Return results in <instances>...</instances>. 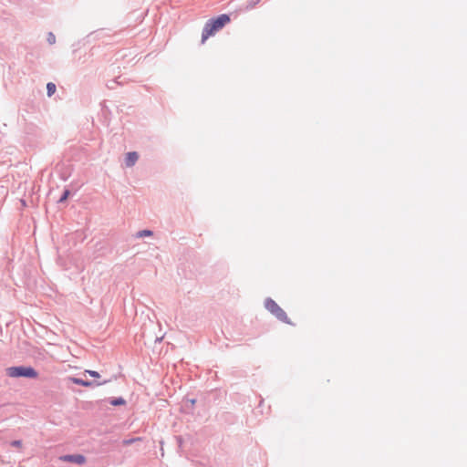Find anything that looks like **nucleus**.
<instances>
[{
  "label": "nucleus",
  "mask_w": 467,
  "mask_h": 467,
  "mask_svg": "<svg viewBox=\"0 0 467 467\" xmlns=\"http://www.w3.org/2000/svg\"><path fill=\"white\" fill-rule=\"evenodd\" d=\"M11 446L20 448L22 446V441L15 440L11 442Z\"/></svg>",
  "instance_id": "obj_15"
},
{
  "label": "nucleus",
  "mask_w": 467,
  "mask_h": 467,
  "mask_svg": "<svg viewBox=\"0 0 467 467\" xmlns=\"http://www.w3.org/2000/svg\"><path fill=\"white\" fill-rule=\"evenodd\" d=\"M56 90H57V87L53 82H48L47 84V95L48 97L53 96L55 94Z\"/></svg>",
  "instance_id": "obj_8"
},
{
  "label": "nucleus",
  "mask_w": 467,
  "mask_h": 467,
  "mask_svg": "<svg viewBox=\"0 0 467 467\" xmlns=\"http://www.w3.org/2000/svg\"><path fill=\"white\" fill-rule=\"evenodd\" d=\"M138 441H141V438L140 437H136V438H130V439H127V440H124L122 441L123 445L125 446H128V445H130Z\"/></svg>",
  "instance_id": "obj_11"
},
{
  "label": "nucleus",
  "mask_w": 467,
  "mask_h": 467,
  "mask_svg": "<svg viewBox=\"0 0 467 467\" xmlns=\"http://www.w3.org/2000/svg\"><path fill=\"white\" fill-rule=\"evenodd\" d=\"M264 305L265 309L268 312H270L273 316H275L277 320L288 325H292V322L290 318L287 317L285 310L281 308L274 299H272L271 297H267L265 300Z\"/></svg>",
  "instance_id": "obj_3"
},
{
  "label": "nucleus",
  "mask_w": 467,
  "mask_h": 467,
  "mask_svg": "<svg viewBox=\"0 0 467 467\" xmlns=\"http://www.w3.org/2000/svg\"><path fill=\"white\" fill-rule=\"evenodd\" d=\"M67 380L74 384H77V385L88 387V388H94V387H99V386H101V385L110 382L111 379H103L102 381H98V380L83 379L76 378V377H68Z\"/></svg>",
  "instance_id": "obj_4"
},
{
  "label": "nucleus",
  "mask_w": 467,
  "mask_h": 467,
  "mask_svg": "<svg viewBox=\"0 0 467 467\" xmlns=\"http://www.w3.org/2000/svg\"><path fill=\"white\" fill-rule=\"evenodd\" d=\"M47 41L48 42V44L50 45H53L56 43V36L52 33V32H49L47 34Z\"/></svg>",
  "instance_id": "obj_12"
},
{
  "label": "nucleus",
  "mask_w": 467,
  "mask_h": 467,
  "mask_svg": "<svg viewBox=\"0 0 467 467\" xmlns=\"http://www.w3.org/2000/svg\"><path fill=\"white\" fill-rule=\"evenodd\" d=\"M6 375L10 378L36 379L37 371L33 367L15 366L6 368Z\"/></svg>",
  "instance_id": "obj_2"
},
{
  "label": "nucleus",
  "mask_w": 467,
  "mask_h": 467,
  "mask_svg": "<svg viewBox=\"0 0 467 467\" xmlns=\"http://www.w3.org/2000/svg\"><path fill=\"white\" fill-rule=\"evenodd\" d=\"M61 462H72L78 465H82L87 462V459L82 454H65L59 457Z\"/></svg>",
  "instance_id": "obj_5"
},
{
  "label": "nucleus",
  "mask_w": 467,
  "mask_h": 467,
  "mask_svg": "<svg viewBox=\"0 0 467 467\" xmlns=\"http://www.w3.org/2000/svg\"><path fill=\"white\" fill-rule=\"evenodd\" d=\"M85 374H88L90 377L96 378V379L100 377L99 373L96 370L87 369V370H85Z\"/></svg>",
  "instance_id": "obj_14"
},
{
  "label": "nucleus",
  "mask_w": 467,
  "mask_h": 467,
  "mask_svg": "<svg viewBox=\"0 0 467 467\" xmlns=\"http://www.w3.org/2000/svg\"><path fill=\"white\" fill-rule=\"evenodd\" d=\"M261 0H248L246 8L252 9L254 8Z\"/></svg>",
  "instance_id": "obj_13"
},
{
  "label": "nucleus",
  "mask_w": 467,
  "mask_h": 467,
  "mask_svg": "<svg viewBox=\"0 0 467 467\" xmlns=\"http://www.w3.org/2000/svg\"><path fill=\"white\" fill-rule=\"evenodd\" d=\"M69 195H70V191L67 189L64 190L62 195L60 196V198L58 200V202L62 203V202H66Z\"/></svg>",
  "instance_id": "obj_10"
},
{
  "label": "nucleus",
  "mask_w": 467,
  "mask_h": 467,
  "mask_svg": "<svg viewBox=\"0 0 467 467\" xmlns=\"http://www.w3.org/2000/svg\"><path fill=\"white\" fill-rule=\"evenodd\" d=\"M109 402L112 406H122L126 404V400L122 397L109 398Z\"/></svg>",
  "instance_id": "obj_7"
},
{
  "label": "nucleus",
  "mask_w": 467,
  "mask_h": 467,
  "mask_svg": "<svg viewBox=\"0 0 467 467\" xmlns=\"http://www.w3.org/2000/svg\"><path fill=\"white\" fill-rule=\"evenodd\" d=\"M190 402H191L192 405H194L195 402H196V400L195 399H192V400H190Z\"/></svg>",
  "instance_id": "obj_16"
},
{
  "label": "nucleus",
  "mask_w": 467,
  "mask_h": 467,
  "mask_svg": "<svg viewBox=\"0 0 467 467\" xmlns=\"http://www.w3.org/2000/svg\"><path fill=\"white\" fill-rule=\"evenodd\" d=\"M139 159V154L136 151H130L126 154L125 164L127 167H132L135 165Z\"/></svg>",
  "instance_id": "obj_6"
},
{
  "label": "nucleus",
  "mask_w": 467,
  "mask_h": 467,
  "mask_svg": "<svg viewBox=\"0 0 467 467\" xmlns=\"http://www.w3.org/2000/svg\"><path fill=\"white\" fill-rule=\"evenodd\" d=\"M230 16L227 14H222L216 17L209 19L205 23L202 29V42L203 43L209 36L222 29L227 23L230 22Z\"/></svg>",
  "instance_id": "obj_1"
},
{
  "label": "nucleus",
  "mask_w": 467,
  "mask_h": 467,
  "mask_svg": "<svg viewBox=\"0 0 467 467\" xmlns=\"http://www.w3.org/2000/svg\"><path fill=\"white\" fill-rule=\"evenodd\" d=\"M153 234V232L151 230H141L139 231L136 234L137 237H145V236H151Z\"/></svg>",
  "instance_id": "obj_9"
}]
</instances>
